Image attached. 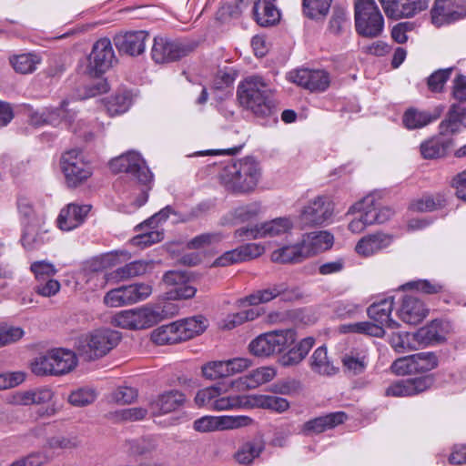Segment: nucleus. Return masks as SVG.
Masks as SVG:
<instances>
[{"label": "nucleus", "instance_id": "obj_1", "mask_svg": "<svg viewBox=\"0 0 466 466\" xmlns=\"http://www.w3.org/2000/svg\"><path fill=\"white\" fill-rule=\"evenodd\" d=\"M259 177L258 165L252 157L232 160L219 174L220 181L228 191L241 194L253 191Z\"/></svg>", "mask_w": 466, "mask_h": 466}, {"label": "nucleus", "instance_id": "obj_2", "mask_svg": "<svg viewBox=\"0 0 466 466\" xmlns=\"http://www.w3.org/2000/svg\"><path fill=\"white\" fill-rule=\"evenodd\" d=\"M119 332L108 329H96L79 340L77 347L80 356L86 360H93L106 356L119 343Z\"/></svg>", "mask_w": 466, "mask_h": 466}, {"label": "nucleus", "instance_id": "obj_3", "mask_svg": "<svg viewBox=\"0 0 466 466\" xmlns=\"http://www.w3.org/2000/svg\"><path fill=\"white\" fill-rule=\"evenodd\" d=\"M355 26L359 35L365 37H377L384 26L383 16L374 0L355 2Z\"/></svg>", "mask_w": 466, "mask_h": 466}, {"label": "nucleus", "instance_id": "obj_4", "mask_svg": "<svg viewBox=\"0 0 466 466\" xmlns=\"http://www.w3.org/2000/svg\"><path fill=\"white\" fill-rule=\"evenodd\" d=\"M297 339L296 331L292 329L274 330L262 334L249 343V350L258 357H268L280 353L289 348Z\"/></svg>", "mask_w": 466, "mask_h": 466}, {"label": "nucleus", "instance_id": "obj_5", "mask_svg": "<svg viewBox=\"0 0 466 466\" xmlns=\"http://www.w3.org/2000/svg\"><path fill=\"white\" fill-rule=\"evenodd\" d=\"M197 46L195 42L157 36L154 39L151 56L156 63H171L188 56Z\"/></svg>", "mask_w": 466, "mask_h": 466}, {"label": "nucleus", "instance_id": "obj_6", "mask_svg": "<svg viewBox=\"0 0 466 466\" xmlns=\"http://www.w3.org/2000/svg\"><path fill=\"white\" fill-rule=\"evenodd\" d=\"M60 165L69 187H78L92 175L89 163L84 159L82 152L78 149L65 152L61 157Z\"/></svg>", "mask_w": 466, "mask_h": 466}, {"label": "nucleus", "instance_id": "obj_7", "mask_svg": "<svg viewBox=\"0 0 466 466\" xmlns=\"http://www.w3.org/2000/svg\"><path fill=\"white\" fill-rule=\"evenodd\" d=\"M109 165L113 172L127 173L142 185L147 186L153 180V175L147 166L146 161L135 151H129L113 158Z\"/></svg>", "mask_w": 466, "mask_h": 466}, {"label": "nucleus", "instance_id": "obj_8", "mask_svg": "<svg viewBox=\"0 0 466 466\" xmlns=\"http://www.w3.org/2000/svg\"><path fill=\"white\" fill-rule=\"evenodd\" d=\"M151 292V287L144 283L122 286L106 292L104 303L109 307L134 304L146 299Z\"/></svg>", "mask_w": 466, "mask_h": 466}, {"label": "nucleus", "instance_id": "obj_9", "mask_svg": "<svg viewBox=\"0 0 466 466\" xmlns=\"http://www.w3.org/2000/svg\"><path fill=\"white\" fill-rule=\"evenodd\" d=\"M112 44L108 38H101L93 46L88 57L87 73L92 77H99L116 62Z\"/></svg>", "mask_w": 466, "mask_h": 466}, {"label": "nucleus", "instance_id": "obj_10", "mask_svg": "<svg viewBox=\"0 0 466 466\" xmlns=\"http://www.w3.org/2000/svg\"><path fill=\"white\" fill-rule=\"evenodd\" d=\"M239 104L258 117L269 116L274 113L275 104L266 91L261 89H238Z\"/></svg>", "mask_w": 466, "mask_h": 466}, {"label": "nucleus", "instance_id": "obj_11", "mask_svg": "<svg viewBox=\"0 0 466 466\" xmlns=\"http://www.w3.org/2000/svg\"><path fill=\"white\" fill-rule=\"evenodd\" d=\"M291 228L292 222L289 218H278L260 225L240 228L235 231V237L246 239L272 238L286 233Z\"/></svg>", "mask_w": 466, "mask_h": 466}, {"label": "nucleus", "instance_id": "obj_12", "mask_svg": "<svg viewBox=\"0 0 466 466\" xmlns=\"http://www.w3.org/2000/svg\"><path fill=\"white\" fill-rule=\"evenodd\" d=\"M431 22L440 27L466 18V3L457 0H436L431 11Z\"/></svg>", "mask_w": 466, "mask_h": 466}, {"label": "nucleus", "instance_id": "obj_13", "mask_svg": "<svg viewBox=\"0 0 466 466\" xmlns=\"http://www.w3.org/2000/svg\"><path fill=\"white\" fill-rule=\"evenodd\" d=\"M333 210L330 199L325 196H319L304 207L300 221L304 226H321L331 218Z\"/></svg>", "mask_w": 466, "mask_h": 466}, {"label": "nucleus", "instance_id": "obj_14", "mask_svg": "<svg viewBox=\"0 0 466 466\" xmlns=\"http://www.w3.org/2000/svg\"><path fill=\"white\" fill-rule=\"evenodd\" d=\"M450 328L449 322L434 319L412 334L413 342L419 347H427L443 342Z\"/></svg>", "mask_w": 466, "mask_h": 466}, {"label": "nucleus", "instance_id": "obj_15", "mask_svg": "<svg viewBox=\"0 0 466 466\" xmlns=\"http://www.w3.org/2000/svg\"><path fill=\"white\" fill-rule=\"evenodd\" d=\"M147 37L148 34L145 31H133L117 34L113 41L119 53L136 56L144 53Z\"/></svg>", "mask_w": 466, "mask_h": 466}, {"label": "nucleus", "instance_id": "obj_16", "mask_svg": "<svg viewBox=\"0 0 466 466\" xmlns=\"http://www.w3.org/2000/svg\"><path fill=\"white\" fill-rule=\"evenodd\" d=\"M187 401L186 395L179 390H171L165 391L149 404L151 413L154 416L170 413L184 407Z\"/></svg>", "mask_w": 466, "mask_h": 466}, {"label": "nucleus", "instance_id": "obj_17", "mask_svg": "<svg viewBox=\"0 0 466 466\" xmlns=\"http://www.w3.org/2000/svg\"><path fill=\"white\" fill-rule=\"evenodd\" d=\"M291 83L300 87H328L330 80L325 70L300 68L289 73Z\"/></svg>", "mask_w": 466, "mask_h": 466}, {"label": "nucleus", "instance_id": "obj_18", "mask_svg": "<svg viewBox=\"0 0 466 466\" xmlns=\"http://www.w3.org/2000/svg\"><path fill=\"white\" fill-rule=\"evenodd\" d=\"M466 128V107L452 104L446 117L439 125V133L444 137L455 135Z\"/></svg>", "mask_w": 466, "mask_h": 466}, {"label": "nucleus", "instance_id": "obj_19", "mask_svg": "<svg viewBox=\"0 0 466 466\" xmlns=\"http://www.w3.org/2000/svg\"><path fill=\"white\" fill-rule=\"evenodd\" d=\"M171 304L165 306H144L134 309L135 329H143L150 328L167 318L168 308Z\"/></svg>", "mask_w": 466, "mask_h": 466}, {"label": "nucleus", "instance_id": "obj_20", "mask_svg": "<svg viewBox=\"0 0 466 466\" xmlns=\"http://www.w3.org/2000/svg\"><path fill=\"white\" fill-rule=\"evenodd\" d=\"M91 210L90 205L69 204L63 208L57 218V226L60 229L68 231L82 224Z\"/></svg>", "mask_w": 466, "mask_h": 466}, {"label": "nucleus", "instance_id": "obj_21", "mask_svg": "<svg viewBox=\"0 0 466 466\" xmlns=\"http://www.w3.org/2000/svg\"><path fill=\"white\" fill-rule=\"evenodd\" d=\"M347 419V414L343 411L329 413L324 416L317 417L308 420L302 426V432L305 435L319 434L329 429H332Z\"/></svg>", "mask_w": 466, "mask_h": 466}, {"label": "nucleus", "instance_id": "obj_22", "mask_svg": "<svg viewBox=\"0 0 466 466\" xmlns=\"http://www.w3.org/2000/svg\"><path fill=\"white\" fill-rule=\"evenodd\" d=\"M275 375L276 371L274 369L270 367H262L252 370L246 376L231 381L230 387L238 388V390L255 389L258 386L273 380Z\"/></svg>", "mask_w": 466, "mask_h": 466}, {"label": "nucleus", "instance_id": "obj_23", "mask_svg": "<svg viewBox=\"0 0 466 466\" xmlns=\"http://www.w3.org/2000/svg\"><path fill=\"white\" fill-rule=\"evenodd\" d=\"M391 240L392 238L390 235L382 232H376L360 238L355 247V250L361 256L369 257L382 248H387L390 244Z\"/></svg>", "mask_w": 466, "mask_h": 466}, {"label": "nucleus", "instance_id": "obj_24", "mask_svg": "<svg viewBox=\"0 0 466 466\" xmlns=\"http://www.w3.org/2000/svg\"><path fill=\"white\" fill-rule=\"evenodd\" d=\"M302 243L308 258L328 250L333 244V236L328 231H315L303 235Z\"/></svg>", "mask_w": 466, "mask_h": 466}, {"label": "nucleus", "instance_id": "obj_25", "mask_svg": "<svg viewBox=\"0 0 466 466\" xmlns=\"http://www.w3.org/2000/svg\"><path fill=\"white\" fill-rule=\"evenodd\" d=\"M265 450V441L259 435L244 441L234 454L236 461L242 465H250Z\"/></svg>", "mask_w": 466, "mask_h": 466}, {"label": "nucleus", "instance_id": "obj_26", "mask_svg": "<svg viewBox=\"0 0 466 466\" xmlns=\"http://www.w3.org/2000/svg\"><path fill=\"white\" fill-rule=\"evenodd\" d=\"M393 299H382L379 302L372 303L367 309V314L370 319L381 326L386 323L390 329H397L400 324L390 318V312L393 309Z\"/></svg>", "mask_w": 466, "mask_h": 466}, {"label": "nucleus", "instance_id": "obj_27", "mask_svg": "<svg viewBox=\"0 0 466 466\" xmlns=\"http://www.w3.org/2000/svg\"><path fill=\"white\" fill-rule=\"evenodd\" d=\"M275 0H257L253 6L255 20L261 26L275 25L279 20V12L274 5Z\"/></svg>", "mask_w": 466, "mask_h": 466}, {"label": "nucleus", "instance_id": "obj_28", "mask_svg": "<svg viewBox=\"0 0 466 466\" xmlns=\"http://www.w3.org/2000/svg\"><path fill=\"white\" fill-rule=\"evenodd\" d=\"M452 145V139L443 136L433 137L420 144V152L424 158L442 157Z\"/></svg>", "mask_w": 466, "mask_h": 466}, {"label": "nucleus", "instance_id": "obj_29", "mask_svg": "<svg viewBox=\"0 0 466 466\" xmlns=\"http://www.w3.org/2000/svg\"><path fill=\"white\" fill-rule=\"evenodd\" d=\"M50 350V358L56 370V376L64 375L73 370L76 364L77 359L76 354L69 350L56 348Z\"/></svg>", "mask_w": 466, "mask_h": 466}, {"label": "nucleus", "instance_id": "obj_30", "mask_svg": "<svg viewBox=\"0 0 466 466\" xmlns=\"http://www.w3.org/2000/svg\"><path fill=\"white\" fill-rule=\"evenodd\" d=\"M314 343L315 339L313 337L304 338L280 357V364L284 367L299 364L308 355Z\"/></svg>", "mask_w": 466, "mask_h": 466}, {"label": "nucleus", "instance_id": "obj_31", "mask_svg": "<svg viewBox=\"0 0 466 466\" xmlns=\"http://www.w3.org/2000/svg\"><path fill=\"white\" fill-rule=\"evenodd\" d=\"M308 258L302 240L292 246H286L272 252L271 259L279 263H299Z\"/></svg>", "mask_w": 466, "mask_h": 466}, {"label": "nucleus", "instance_id": "obj_32", "mask_svg": "<svg viewBox=\"0 0 466 466\" xmlns=\"http://www.w3.org/2000/svg\"><path fill=\"white\" fill-rule=\"evenodd\" d=\"M151 339L158 345L177 344L182 342L178 323L173 322L163 325L154 329L151 333Z\"/></svg>", "mask_w": 466, "mask_h": 466}, {"label": "nucleus", "instance_id": "obj_33", "mask_svg": "<svg viewBox=\"0 0 466 466\" xmlns=\"http://www.w3.org/2000/svg\"><path fill=\"white\" fill-rule=\"evenodd\" d=\"M102 102L110 116L118 115L127 110L131 98L127 92L116 89L114 93L102 98Z\"/></svg>", "mask_w": 466, "mask_h": 466}, {"label": "nucleus", "instance_id": "obj_34", "mask_svg": "<svg viewBox=\"0 0 466 466\" xmlns=\"http://www.w3.org/2000/svg\"><path fill=\"white\" fill-rule=\"evenodd\" d=\"M9 62L16 73L25 75L35 72L42 58L35 53H25L12 56Z\"/></svg>", "mask_w": 466, "mask_h": 466}, {"label": "nucleus", "instance_id": "obj_35", "mask_svg": "<svg viewBox=\"0 0 466 466\" xmlns=\"http://www.w3.org/2000/svg\"><path fill=\"white\" fill-rule=\"evenodd\" d=\"M149 265L150 263L145 260H136L130 262L110 273L107 279L122 281L131 278L142 276L147 272Z\"/></svg>", "mask_w": 466, "mask_h": 466}, {"label": "nucleus", "instance_id": "obj_36", "mask_svg": "<svg viewBox=\"0 0 466 466\" xmlns=\"http://www.w3.org/2000/svg\"><path fill=\"white\" fill-rule=\"evenodd\" d=\"M437 364V358L432 352H420L410 355V376H411V373L428 374Z\"/></svg>", "mask_w": 466, "mask_h": 466}, {"label": "nucleus", "instance_id": "obj_37", "mask_svg": "<svg viewBox=\"0 0 466 466\" xmlns=\"http://www.w3.org/2000/svg\"><path fill=\"white\" fill-rule=\"evenodd\" d=\"M183 341L201 334L208 327V320L203 316H195L177 321Z\"/></svg>", "mask_w": 466, "mask_h": 466}, {"label": "nucleus", "instance_id": "obj_38", "mask_svg": "<svg viewBox=\"0 0 466 466\" xmlns=\"http://www.w3.org/2000/svg\"><path fill=\"white\" fill-rule=\"evenodd\" d=\"M288 287L285 283L275 284L272 287L259 289L245 298V301L249 305H258L267 303L279 295L285 294Z\"/></svg>", "mask_w": 466, "mask_h": 466}, {"label": "nucleus", "instance_id": "obj_39", "mask_svg": "<svg viewBox=\"0 0 466 466\" xmlns=\"http://www.w3.org/2000/svg\"><path fill=\"white\" fill-rule=\"evenodd\" d=\"M442 111V106L435 107L432 112L410 107V129L422 128L436 121L441 116Z\"/></svg>", "mask_w": 466, "mask_h": 466}, {"label": "nucleus", "instance_id": "obj_40", "mask_svg": "<svg viewBox=\"0 0 466 466\" xmlns=\"http://www.w3.org/2000/svg\"><path fill=\"white\" fill-rule=\"evenodd\" d=\"M47 230L40 228V225L25 226L22 237V243L27 249H35L48 241L46 238Z\"/></svg>", "mask_w": 466, "mask_h": 466}, {"label": "nucleus", "instance_id": "obj_41", "mask_svg": "<svg viewBox=\"0 0 466 466\" xmlns=\"http://www.w3.org/2000/svg\"><path fill=\"white\" fill-rule=\"evenodd\" d=\"M360 212L367 226L377 224L376 205L373 196H367L352 205L348 214Z\"/></svg>", "mask_w": 466, "mask_h": 466}, {"label": "nucleus", "instance_id": "obj_42", "mask_svg": "<svg viewBox=\"0 0 466 466\" xmlns=\"http://www.w3.org/2000/svg\"><path fill=\"white\" fill-rule=\"evenodd\" d=\"M331 3L332 0H303V13L311 19L324 18L330 8Z\"/></svg>", "mask_w": 466, "mask_h": 466}, {"label": "nucleus", "instance_id": "obj_43", "mask_svg": "<svg viewBox=\"0 0 466 466\" xmlns=\"http://www.w3.org/2000/svg\"><path fill=\"white\" fill-rule=\"evenodd\" d=\"M18 398L23 405L42 404L52 400L53 392L50 389L42 388L22 392Z\"/></svg>", "mask_w": 466, "mask_h": 466}, {"label": "nucleus", "instance_id": "obj_44", "mask_svg": "<svg viewBox=\"0 0 466 466\" xmlns=\"http://www.w3.org/2000/svg\"><path fill=\"white\" fill-rule=\"evenodd\" d=\"M255 404L262 409L272 410L277 412H283L289 408V401L281 397L270 395H259L254 398Z\"/></svg>", "mask_w": 466, "mask_h": 466}, {"label": "nucleus", "instance_id": "obj_45", "mask_svg": "<svg viewBox=\"0 0 466 466\" xmlns=\"http://www.w3.org/2000/svg\"><path fill=\"white\" fill-rule=\"evenodd\" d=\"M345 331L365 334L376 338H382L385 335L383 327L379 323L369 321L357 322L343 327Z\"/></svg>", "mask_w": 466, "mask_h": 466}, {"label": "nucleus", "instance_id": "obj_46", "mask_svg": "<svg viewBox=\"0 0 466 466\" xmlns=\"http://www.w3.org/2000/svg\"><path fill=\"white\" fill-rule=\"evenodd\" d=\"M311 368L319 374L327 375L331 374L334 370L333 366L329 360L326 347L321 346L314 351L311 356Z\"/></svg>", "mask_w": 466, "mask_h": 466}, {"label": "nucleus", "instance_id": "obj_47", "mask_svg": "<svg viewBox=\"0 0 466 466\" xmlns=\"http://www.w3.org/2000/svg\"><path fill=\"white\" fill-rule=\"evenodd\" d=\"M50 350L36 357L31 363V370L37 376H56V370L50 358Z\"/></svg>", "mask_w": 466, "mask_h": 466}, {"label": "nucleus", "instance_id": "obj_48", "mask_svg": "<svg viewBox=\"0 0 466 466\" xmlns=\"http://www.w3.org/2000/svg\"><path fill=\"white\" fill-rule=\"evenodd\" d=\"M225 391L224 386L220 385L218 397H217L215 402H213L214 410H227L243 406V399L241 397L227 396L224 395Z\"/></svg>", "mask_w": 466, "mask_h": 466}, {"label": "nucleus", "instance_id": "obj_49", "mask_svg": "<svg viewBox=\"0 0 466 466\" xmlns=\"http://www.w3.org/2000/svg\"><path fill=\"white\" fill-rule=\"evenodd\" d=\"M390 18L400 19L408 15V0H379Z\"/></svg>", "mask_w": 466, "mask_h": 466}, {"label": "nucleus", "instance_id": "obj_50", "mask_svg": "<svg viewBox=\"0 0 466 466\" xmlns=\"http://www.w3.org/2000/svg\"><path fill=\"white\" fill-rule=\"evenodd\" d=\"M202 374L206 379L215 380L228 377V368L225 360L210 361L202 367Z\"/></svg>", "mask_w": 466, "mask_h": 466}, {"label": "nucleus", "instance_id": "obj_51", "mask_svg": "<svg viewBox=\"0 0 466 466\" xmlns=\"http://www.w3.org/2000/svg\"><path fill=\"white\" fill-rule=\"evenodd\" d=\"M17 208L21 217L24 218L25 226L40 225L41 218L35 212L32 203L26 198H19L17 200Z\"/></svg>", "mask_w": 466, "mask_h": 466}, {"label": "nucleus", "instance_id": "obj_52", "mask_svg": "<svg viewBox=\"0 0 466 466\" xmlns=\"http://www.w3.org/2000/svg\"><path fill=\"white\" fill-rule=\"evenodd\" d=\"M219 386L220 385H216L199 390L195 397L196 404L198 407L205 406L208 409L213 410V402H215L216 398L218 397Z\"/></svg>", "mask_w": 466, "mask_h": 466}, {"label": "nucleus", "instance_id": "obj_53", "mask_svg": "<svg viewBox=\"0 0 466 466\" xmlns=\"http://www.w3.org/2000/svg\"><path fill=\"white\" fill-rule=\"evenodd\" d=\"M223 237L218 232L203 233L193 238L188 243L187 248L199 249L217 244L222 240Z\"/></svg>", "mask_w": 466, "mask_h": 466}, {"label": "nucleus", "instance_id": "obj_54", "mask_svg": "<svg viewBox=\"0 0 466 466\" xmlns=\"http://www.w3.org/2000/svg\"><path fill=\"white\" fill-rule=\"evenodd\" d=\"M429 311L423 301L410 295V325L422 321L428 316Z\"/></svg>", "mask_w": 466, "mask_h": 466}, {"label": "nucleus", "instance_id": "obj_55", "mask_svg": "<svg viewBox=\"0 0 466 466\" xmlns=\"http://www.w3.org/2000/svg\"><path fill=\"white\" fill-rule=\"evenodd\" d=\"M347 22L346 11L339 5H335L332 9V15L329 23V30L331 34L339 35L343 32Z\"/></svg>", "mask_w": 466, "mask_h": 466}, {"label": "nucleus", "instance_id": "obj_56", "mask_svg": "<svg viewBox=\"0 0 466 466\" xmlns=\"http://www.w3.org/2000/svg\"><path fill=\"white\" fill-rule=\"evenodd\" d=\"M413 377L410 376V396L419 394L433 384V377L430 374H414Z\"/></svg>", "mask_w": 466, "mask_h": 466}, {"label": "nucleus", "instance_id": "obj_57", "mask_svg": "<svg viewBox=\"0 0 466 466\" xmlns=\"http://www.w3.org/2000/svg\"><path fill=\"white\" fill-rule=\"evenodd\" d=\"M443 289L442 285L431 282L428 279H417L410 281V292L417 291L427 295L437 294Z\"/></svg>", "mask_w": 466, "mask_h": 466}, {"label": "nucleus", "instance_id": "obj_58", "mask_svg": "<svg viewBox=\"0 0 466 466\" xmlns=\"http://www.w3.org/2000/svg\"><path fill=\"white\" fill-rule=\"evenodd\" d=\"M25 334L22 328L13 326H0V348L15 343L21 339Z\"/></svg>", "mask_w": 466, "mask_h": 466}, {"label": "nucleus", "instance_id": "obj_59", "mask_svg": "<svg viewBox=\"0 0 466 466\" xmlns=\"http://www.w3.org/2000/svg\"><path fill=\"white\" fill-rule=\"evenodd\" d=\"M259 211L260 207L258 203H250L235 208L232 216L237 222L244 223L257 217Z\"/></svg>", "mask_w": 466, "mask_h": 466}, {"label": "nucleus", "instance_id": "obj_60", "mask_svg": "<svg viewBox=\"0 0 466 466\" xmlns=\"http://www.w3.org/2000/svg\"><path fill=\"white\" fill-rule=\"evenodd\" d=\"M30 269L35 274L37 281H46V279L53 277L56 272L54 265L45 260L32 263Z\"/></svg>", "mask_w": 466, "mask_h": 466}, {"label": "nucleus", "instance_id": "obj_61", "mask_svg": "<svg viewBox=\"0 0 466 466\" xmlns=\"http://www.w3.org/2000/svg\"><path fill=\"white\" fill-rule=\"evenodd\" d=\"M96 400L95 391L92 390L79 389L73 391L69 397L68 401L77 407L86 406Z\"/></svg>", "mask_w": 466, "mask_h": 466}, {"label": "nucleus", "instance_id": "obj_62", "mask_svg": "<svg viewBox=\"0 0 466 466\" xmlns=\"http://www.w3.org/2000/svg\"><path fill=\"white\" fill-rule=\"evenodd\" d=\"M137 398V390L135 388L122 386L113 392V400L118 404H129Z\"/></svg>", "mask_w": 466, "mask_h": 466}, {"label": "nucleus", "instance_id": "obj_63", "mask_svg": "<svg viewBox=\"0 0 466 466\" xmlns=\"http://www.w3.org/2000/svg\"><path fill=\"white\" fill-rule=\"evenodd\" d=\"M79 444V441L76 436L57 435L48 440V445L52 449H74Z\"/></svg>", "mask_w": 466, "mask_h": 466}, {"label": "nucleus", "instance_id": "obj_64", "mask_svg": "<svg viewBox=\"0 0 466 466\" xmlns=\"http://www.w3.org/2000/svg\"><path fill=\"white\" fill-rule=\"evenodd\" d=\"M112 322L122 329H136L134 309L118 312L114 316Z\"/></svg>", "mask_w": 466, "mask_h": 466}]
</instances>
